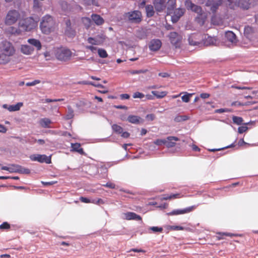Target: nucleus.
I'll return each instance as SVG.
<instances>
[{"instance_id":"nucleus-1","label":"nucleus","mask_w":258,"mask_h":258,"mask_svg":"<svg viewBox=\"0 0 258 258\" xmlns=\"http://www.w3.org/2000/svg\"><path fill=\"white\" fill-rule=\"evenodd\" d=\"M40 28L43 33L49 34L56 30L57 24L51 16L46 15L42 17Z\"/></svg>"},{"instance_id":"nucleus-2","label":"nucleus","mask_w":258,"mask_h":258,"mask_svg":"<svg viewBox=\"0 0 258 258\" xmlns=\"http://www.w3.org/2000/svg\"><path fill=\"white\" fill-rule=\"evenodd\" d=\"M54 54L57 59L64 61L70 59L72 55L71 51L64 47L55 48Z\"/></svg>"},{"instance_id":"nucleus-3","label":"nucleus","mask_w":258,"mask_h":258,"mask_svg":"<svg viewBox=\"0 0 258 258\" xmlns=\"http://www.w3.org/2000/svg\"><path fill=\"white\" fill-rule=\"evenodd\" d=\"M19 27L22 30L26 31L35 29L37 26V22L31 17L22 20L19 22Z\"/></svg>"},{"instance_id":"nucleus-4","label":"nucleus","mask_w":258,"mask_h":258,"mask_svg":"<svg viewBox=\"0 0 258 258\" xmlns=\"http://www.w3.org/2000/svg\"><path fill=\"white\" fill-rule=\"evenodd\" d=\"M1 169L8 171L11 173L19 172L26 174H28L30 173V170L29 169L24 168L16 164H11L8 166H3L1 167Z\"/></svg>"},{"instance_id":"nucleus-5","label":"nucleus","mask_w":258,"mask_h":258,"mask_svg":"<svg viewBox=\"0 0 258 258\" xmlns=\"http://www.w3.org/2000/svg\"><path fill=\"white\" fill-rule=\"evenodd\" d=\"M1 52L5 53L10 57L15 53V49L13 44L9 41H4L2 42L0 45Z\"/></svg>"},{"instance_id":"nucleus-6","label":"nucleus","mask_w":258,"mask_h":258,"mask_svg":"<svg viewBox=\"0 0 258 258\" xmlns=\"http://www.w3.org/2000/svg\"><path fill=\"white\" fill-rule=\"evenodd\" d=\"M125 17L131 22L139 23L142 21V14L139 11H134L125 14Z\"/></svg>"},{"instance_id":"nucleus-7","label":"nucleus","mask_w":258,"mask_h":258,"mask_svg":"<svg viewBox=\"0 0 258 258\" xmlns=\"http://www.w3.org/2000/svg\"><path fill=\"white\" fill-rule=\"evenodd\" d=\"M20 17L19 12L16 10H11L8 13L5 20L6 24L12 25L17 22Z\"/></svg>"},{"instance_id":"nucleus-8","label":"nucleus","mask_w":258,"mask_h":258,"mask_svg":"<svg viewBox=\"0 0 258 258\" xmlns=\"http://www.w3.org/2000/svg\"><path fill=\"white\" fill-rule=\"evenodd\" d=\"M197 206L194 205L183 209L173 210L172 212L168 213L167 214L168 215H176L188 213L194 211L197 208Z\"/></svg>"},{"instance_id":"nucleus-9","label":"nucleus","mask_w":258,"mask_h":258,"mask_svg":"<svg viewBox=\"0 0 258 258\" xmlns=\"http://www.w3.org/2000/svg\"><path fill=\"white\" fill-rule=\"evenodd\" d=\"M197 206L194 205L183 209L173 210L172 212L168 213L167 214L168 215H176L188 213L194 211L197 208Z\"/></svg>"},{"instance_id":"nucleus-10","label":"nucleus","mask_w":258,"mask_h":258,"mask_svg":"<svg viewBox=\"0 0 258 258\" xmlns=\"http://www.w3.org/2000/svg\"><path fill=\"white\" fill-rule=\"evenodd\" d=\"M185 6L188 10H190L197 13L199 15H202L203 11L202 8L191 3L189 0H186L185 2Z\"/></svg>"},{"instance_id":"nucleus-11","label":"nucleus","mask_w":258,"mask_h":258,"mask_svg":"<svg viewBox=\"0 0 258 258\" xmlns=\"http://www.w3.org/2000/svg\"><path fill=\"white\" fill-rule=\"evenodd\" d=\"M105 39L104 36L103 35H98L95 37H89L87 41L92 45H99L103 43Z\"/></svg>"},{"instance_id":"nucleus-12","label":"nucleus","mask_w":258,"mask_h":258,"mask_svg":"<svg viewBox=\"0 0 258 258\" xmlns=\"http://www.w3.org/2000/svg\"><path fill=\"white\" fill-rule=\"evenodd\" d=\"M31 160L37 161H51V156L45 155L33 154L30 156Z\"/></svg>"},{"instance_id":"nucleus-13","label":"nucleus","mask_w":258,"mask_h":258,"mask_svg":"<svg viewBox=\"0 0 258 258\" xmlns=\"http://www.w3.org/2000/svg\"><path fill=\"white\" fill-rule=\"evenodd\" d=\"M171 43L174 45L177 46L178 44L180 42L182 38L176 32H171L169 35Z\"/></svg>"},{"instance_id":"nucleus-14","label":"nucleus","mask_w":258,"mask_h":258,"mask_svg":"<svg viewBox=\"0 0 258 258\" xmlns=\"http://www.w3.org/2000/svg\"><path fill=\"white\" fill-rule=\"evenodd\" d=\"M161 45V41L159 39H153L150 41L149 47L151 50L155 51L160 48Z\"/></svg>"},{"instance_id":"nucleus-15","label":"nucleus","mask_w":258,"mask_h":258,"mask_svg":"<svg viewBox=\"0 0 258 258\" xmlns=\"http://www.w3.org/2000/svg\"><path fill=\"white\" fill-rule=\"evenodd\" d=\"M199 37H200V35H199L193 34L190 36L188 38L189 44L193 46L199 45L202 40V39Z\"/></svg>"},{"instance_id":"nucleus-16","label":"nucleus","mask_w":258,"mask_h":258,"mask_svg":"<svg viewBox=\"0 0 258 258\" xmlns=\"http://www.w3.org/2000/svg\"><path fill=\"white\" fill-rule=\"evenodd\" d=\"M219 41L215 37L205 36L204 43L206 45H217Z\"/></svg>"},{"instance_id":"nucleus-17","label":"nucleus","mask_w":258,"mask_h":258,"mask_svg":"<svg viewBox=\"0 0 258 258\" xmlns=\"http://www.w3.org/2000/svg\"><path fill=\"white\" fill-rule=\"evenodd\" d=\"M184 10L183 9H177L174 11L173 15L171 17L172 21L175 23L184 13Z\"/></svg>"},{"instance_id":"nucleus-18","label":"nucleus","mask_w":258,"mask_h":258,"mask_svg":"<svg viewBox=\"0 0 258 258\" xmlns=\"http://www.w3.org/2000/svg\"><path fill=\"white\" fill-rule=\"evenodd\" d=\"M23 105L22 102L17 103L15 105H8L7 104H4L3 107L5 109H7L9 111H16L20 109L21 107Z\"/></svg>"},{"instance_id":"nucleus-19","label":"nucleus","mask_w":258,"mask_h":258,"mask_svg":"<svg viewBox=\"0 0 258 258\" xmlns=\"http://www.w3.org/2000/svg\"><path fill=\"white\" fill-rule=\"evenodd\" d=\"M166 0H155L154 5L156 10L158 12L163 11L165 9Z\"/></svg>"},{"instance_id":"nucleus-20","label":"nucleus","mask_w":258,"mask_h":258,"mask_svg":"<svg viewBox=\"0 0 258 258\" xmlns=\"http://www.w3.org/2000/svg\"><path fill=\"white\" fill-rule=\"evenodd\" d=\"M125 219L127 220H136L141 221L142 217L134 212H127L124 214Z\"/></svg>"},{"instance_id":"nucleus-21","label":"nucleus","mask_w":258,"mask_h":258,"mask_svg":"<svg viewBox=\"0 0 258 258\" xmlns=\"http://www.w3.org/2000/svg\"><path fill=\"white\" fill-rule=\"evenodd\" d=\"M222 4L221 0H218L215 2L208 1L207 3V6L211 7V10L213 12H215L219 6Z\"/></svg>"},{"instance_id":"nucleus-22","label":"nucleus","mask_w":258,"mask_h":258,"mask_svg":"<svg viewBox=\"0 0 258 258\" xmlns=\"http://www.w3.org/2000/svg\"><path fill=\"white\" fill-rule=\"evenodd\" d=\"M166 143L165 145L167 147L170 148L174 146L176 144V142L178 141V139L175 137H168L166 139Z\"/></svg>"},{"instance_id":"nucleus-23","label":"nucleus","mask_w":258,"mask_h":258,"mask_svg":"<svg viewBox=\"0 0 258 258\" xmlns=\"http://www.w3.org/2000/svg\"><path fill=\"white\" fill-rule=\"evenodd\" d=\"M127 120L130 122L134 124H139L143 122V119H142L140 117L133 115H131L128 116Z\"/></svg>"},{"instance_id":"nucleus-24","label":"nucleus","mask_w":258,"mask_h":258,"mask_svg":"<svg viewBox=\"0 0 258 258\" xmlns=\"http://www.w3.org/2000/svg\"><path fill=\"white\" fill-rule=\"evenodd\" d=\"M225 37L232 43H236L237 41L235 34L232 31H227L225 33Z\"/></svg>"},{"instance_id":"nucleus-25","label":"nucleus","mask_w":258,"mask_h":258,"mask_svg":"<svg viewBox=\"0 0 258 258\" xmlns=\"http://www.w3.org/2000/svg\"><path fill=\"white\" fill-rule=\"evenodd\" d=\"M51 120L48 118H41L39 120V125L43 128H50V124L51 123Z\"/></svg>"},{"instance_id":"nucleus-26","label":"nucleus","mask_w":258,"mask_h":258,"mask_svg":"<svg viewBox=\"0 0 258 258\" xmlns=\"http://www.w3.org/2000/svg\"><path fill=\"white\" fill-rule=\"evenodd\" d=\"M28 42L32 46L35 47L37 50H40L41 49V44L39 40L33 38L29 39L28 40Z\"/></svg>"},{"instance_id":"nucleus-27","label":"nucleus","mask_w":258,"mask_h":258,"mask_svg":"<svg viewBox=\"0 0 258 258\" xmlns=\"http://www.w3.org/2000/svg\"><path fill=\"white\" fill-rule=\"evenodd\" d=\"M21 51L23 53L29 55L33 53L34 49L28 45H23L21 46Z\"/></svg>"},{"instance_id":"nucleus-28","label":"nucleus","mask_w":258,"mask_h":258,"mask_svg":"<svg viewBox=\"0 0 258 258\" xmlns=\"http://www.w3.org/2000/svg\"><path fill=\"white\" fill-rule=\"evenodd\" d=\"M92 20L97 25H102L104 23V20L99 15L93 14L91 16Z\"/></svg>"},{"instance_id":"nucleus-29","label":"nucleus","mask_w":258,"mask_h":258,"mask_svg":"<svg viewBox=\"0 0 258 258\" xmlns=\"http://www.w3.org/2000/svg\"><path fill=\"white\" fill-rule=\"evenodd\" d=\"M10 61V56L2 52L0 53V64H6Z\"/></svg>"},{"instance_id":"nucleus-30","label":"nucleus","mask_w":258,"mask_h":258,"mask_svg":"<svg viewBox=\"0 0 258 258\" xmlns=\"http://www.w3.org/2000/svg\"><path fill=\"white\" fill-rule=\"evenodd\" d=\"M71 147L72 150L74 151L77 152L81 154H83V149L81 148V145L79 143L71 144Z\"/></svg>"},{"instance_id":"nucleus-31","label":"nucleus","mask_w":258,"mask_h":258,"mask_svg":"<svg viewBox=\"0 0 258 258\" xmlns=\"http://www.w3.org/2000/svg\"><path fill=\"white\" fill-rule=\"evenodd\" d=\"M176 5V0H169L167 2L168 13L170 14L173 10Z\"/></svg>"},{"instance_id":"nucleus-32","label":"nucleus","mask_w":258,"mask_h":258,"mask_svg":"<svg viewBox=\"0 0 258 258\" xmlns=\"http://www.w3.org/2000/svg\"><path fill=\"white\" fill-rule=\"evenodd\" d=\"M217 235H218L217 238L219 240L224 239V236L232 237L236 235V234L229 233V232H219V233H217Z\"/></svg>"},{"instance_id":"nucleus-33","label":"nucleus","mask_w":258,"mask_h":258,"mask_svg":"<svg viewBox=\"0 0 258 258\" xmlns=\"http://www.w3.org/2000/svg\"><path fill=\"white\" fill-rule=\"evenodd\" d=\"M74 110L70 106H68V111L65 116L66 119H70L74 117Z\"/></svg>"},{"instance_id":"nucleus-34","label":"nucleus","mask_w":258,"mask_h":258,"mask_svg":"<svg viewBox=\"0 0 258 258\" xmlns=\"http://www.w3.org/2000/svg\"><path fill=\"white\" fill-rule=\"evenodd\" d=\"M146 11L147 16L148 17H152L154 14V11L153 9V7L151 5H147L146 7Z\"/></svg>"},{"instance_id":"nucleus-35","label":"nucleus","mask_w":258,"mask_h":258,"mask_svg":"<svg viewBox=\"0 0 258 258\" xmlns=\"http://www.w3.org/2000/svg\"><path fill=\"white\" fill-rule=\"evenodd\" d=\"M65 34L68 37H72L75 35L76 32L72 27H68L66 28Z\"/></svg>"},{"instance_id":"nucleus-36","label":"nucleus","mask_w":258,"mask_h":258,"mask_svg":"<svg viewBox=\"0 0 258 258\" xmlns=\"http://www.w3.org/2000/svg\"><path fill=\"white\" fill-rule=\"evenodd\" d=\"M112 129L114 132L118 134H120L123 131V128L116 124H114L112 125Z\"/></svg>"},{"instance_id":"nucleus-37","label":"nucleus","mask_w":258,"mask_h":258,"mask_svg":"<svg viewBox=\"0 0 258 258\" xmlns=\"http://www.w3.org/2000/svg\"><path fill=\"white\" fill-rule=\"evenodd\" d=\"M152 94L158 98H162L167 95V92L165 91L159 92L155 91H152Z\"/></svg>"},{"instance_id":"nucleus-38","label":"nucleus","mask_w":258,"mask_h":258,"mask_svg":"<svg viewBox=\"0 0 258 258\" xmlns=\"http://www.w3.org/2000/svg\"><path fill=\"white\" fill-rule=\"evenodd\" d=\"M188 119L189 117L186 115H178L174 118V120L176 122H181Z\"/></svg>"},{"instance_id":"nucleus-39","label":"nucleus","mask_w":258,"mask_h":258,"mask_svg":"<svg viewBox=\"0 0 258 258\" xmlns=\"http://www.w3.org/2000/svg\"><path fill=\"white\" fill-rule=\"evenodd\" d=\"M148 71L147 69H142L139 70H130L128 73L132 75L145 74Z\"/></svg>"},{"instance_id":"nucleus-40","label":"nucleus","mask_w":258,"mask_h":258,"mask_svg":"<svg viewBox=\"0 0 258 258\" xmlns=\"http://www.w3.org/2000/svg\"><path fill=\"white\" fill-rule=\"evenodd\" d=\"M232 120L235 124L240 125L242 123L243 119L241 117L233 116L232 117Z\"/></svg>"},{"instance_id":"nucleus-41","label":"nucleus","mask_w":258,"mask_h":258,"mask_svg":"<svg viewBox=\"0 0 258 258\" xmlns=\"http://www.w3.org/2000/svg\"><path fill=\"white\" fill-rule=\"evenodd\" d=\"M98 53L99 56L102 58H106L108 56L106 50L104 49L99 48L98 49Z\"/></svg>"},{"instance_id":"nucleus-42","label":"nucleus","mask_w":258,"mask_h":258,"mask_svg":"<svg viewBox=\"0 0 258 258\" xmlns=\"http://www.w3.org/2000/svg\"><path fill=\"white\" fill-rule=\"evenodd\" d=\"M10 224L7 222H4L1 225H0V229L2 230H7L10 229Z\"/></svg>"},{"instance_id":"nucleus-43","label":"nucleus","mask_w":258,"mask_h":258,"mask_svg":"<svg viewBox=\"0 0 258 258\" xmlns=\"http://www.w3.org/2000/svg\"><path fill=\"white\" fill-rule=\"evenodd\" d=\"M166 143V141H165V139H157L153 142L154 144L157 146H162L163 145H165Z\"/></svg>"},{"instance_id":"nucleus-44","label":"nucleus","mask_w":258,"mask_h":258,"mask_svg":"<svg viewBox=\"0 0 258 258\" xmlns=\"http://www.w3.org/2000/svg\"><path fill=\"white\" fill-rule=\"evenodd\" d=\"M8 31L11 34H19L20 33V31L17 30V28H14L13 27H11L8 28Z\"/></svg>"},{"instance_id":"nucleus-45","label":"nucleus","mask_w":258,"mask_h":258,"mask_svg":"<svg viewBox=\"0 0 258 258\" xmlns=\"http://www.w3.org/2000/svg\"><path fill=\"white\" fill-rule=\"evenodd\" d=\"M33 7L36 9H39L42 6V4L40 2L39 0H33Z\"/></svg>"},{"instance_id":"nucleus-46","label":"nucleus","mask_w":258,"mask_h":258,"mask_svg":"<svg viewBox=\"0 0 258 258\" xmlns=\"http://www.w3.org/2000/svg\"><path fill=\"white\" fill-rule=\"evenodd\" d=\"M192 96V94H187L182 96V100L184 102H188L189 101L190 98Z\"/></svg>"},{"instance_id":"nucleus-47","label":"nucleus","mask_w":258,"mask_h":258,"mask_svg":"<svg viewBox=\"0 0 258 258\" xmlns=\"http://www.w3.org/2000/svg\"><path fill=\"white\" fill-rule=\"evenodd\" d=\"M145 96V95L142 93H140L139 92H135L133 95V97L134 98H140L142 99L144 98Z\"/></svg>"},{"instance_id":"nucleus-48","label":"nucleus","mask_w":258,"mask_h":258,"mask_svg":"<svg viewBox=\"0 0 258 258\" xmlns=\"http://www.w3.org/2000/svg\"><path fill=\"white\" fill-rule=\"evenodd\" d=\"M149 229L152 230L154 232H162L163 231V228L162 227H151L149 228Z\"/></svg>"},{"instance_id":"nucleus-49","label":"nucleus","mask_w":258,"mask_h":258,"mask_svg":"<svg viewBox=\"0 0 258 258\" xmlns=\"http://www.w3.org/2000/svg\"><path fill=\"white\" fill-rule=\"evenodd\" d=\"M84 84H87V85H92L94 87H98V88H103L104 87L103 85H102L99 83H95L93 82H86V83H84Z\"/></svg>"},{"instance_id":"nucleus-50","label":"nucleus","mask_w":258,"mask_h":258,"mask_svg":"<svg viewBox=\"0 0 258 258\" xmlns=\"http://www.w3.org/2000/svg\"><path fill=\"white\" fill-rule=\"evenodd\" d=\"M86 103L84 101H80L76 104V107L79 110H82V107L86 105Z\"/></svg>"},{"instance_id":"nucleus-51","label":"nucleus","mask_w":258,"mask_h":258,"mask_svg":"<svg viewBox=\"0 0 258 258\" xmlns=\"http://www.w3.org/2000/svg\"><path fill=\"white\" fill-rule=\"evenodd\" d=\"M215 112L218 113H222L224 112H230V110L227 108H220L218 109H216Z\"/></svg>"},{"instance_id":"nucleus-52","label":"nucleus","mask_w":258,"mask_h":258,"mask_svg":"<svg viewBox=\"0 0 258 258\" xmlns=\"http://www.w3.org/2000/svg\"><path fill=\"white\" fill-rule=\"evenodd\" d=\"M248 130V127L246 126H241L238 128V132L239 134H242Z\"/></svg>"},{"instance_id":"nucleus-53","label":"nucleus","mask_w":258,"mask_h":258,"mask_svg":"<svg viewBox=\"0 0 258 258\" xmlns=\"http://www.w3.org/2000/svg\"><path fill=\"white\" fill-rule=\"evenodd\" d=\"M137 36L141 39L144 38L146 37V35L145 34L144 31L143 29L139 30L138 32Z\"/></svg>"},{"instance_id":"nucleus-54","label":"nucleus","mask_w":258,"mask_h":258,"mask_svg":"<svg viewBox=\"0 0 258 258\" xmlns=\"http://www.w3.org/2000/svg\"><path fill=\"white\" fill-rule=\"evenodd\" d=\"M91 203L97 205H101L105 203L103 200L101 199H98L97 200H93Z\"/></svg>"},{"instance_id":"nucleus-55","label":"nucleus","mask_w":258,"mask_h":258,"mask_svg":"<svg viewBox=\"0 0 258 258\" xmlns=\"http://www.w3.org/2000/svg\"><path fill=\"white\" fill-rule=\"evenodd\" d=\"M40 83V80H34V81L33 82H28V83H26V85L27 86H35L38 84H39Z\"/></svg>"},{"instance_id":"nucleus-56","label":"nucleus","mask_w":258,"mask_h":258,"mask_svg":"<svg viewBox=\"0 0 258 258\" xmlns=\"http://www.w3.org/2000/svg\"><path fill=\"white\" fill-rule=\"evenodd\" d=\"M80 200L81 202L84 203H90L92 202V201H91L89 199L83 197H81L80 198Z\"/></svg>"},{"instance_id":"nucleus-57","label":"nucleus","mask_w":258,"mask_h":258,"mask_svg":"<svg viewBox=\"0 0 258 258\" xmlns=\"http://www.w3.org/2000/svg\"><path fill=\"white\" fill-rule=\"evenodd\" d=\"M84 4L86 5H97L95 0H84Z\"/></svg>"},{"instance_id":"nucleus-58","label":"nucleus","mask_w":258,"mask_h":258,"mask_svg":"<svg viewBox=\"0 0 258 258\" xmlns=\"http://www.w3.org/2000/svg\"><path fill=\"white\" fill-rule=\"evenodd\" d=\"M57 182V181H52L50 182H44V181L41 182V183L45 186L51 185L54 184L55 183H56Z\"/></svg>"},{"instance_id":"nucleus-59","label":"nucleus","mask_w":258,"mask_h":258,"mask_svg":"<svg viewBox=\"0 0 258 258\" xmlns=\"http://www.w3.org/2000/svg\"><path fill=\"white\" fill-rule=\"evenodd\" d=\"M61 6L62 8L64 10H69V8H68V5L66 2H61Z\"/></svg>"},{"instance_id":"nucleus-60","label":"nucleus","mask_w":258,"mask_h":258,"mask_svg":"<svg viewBox=\"0 0 258 258\" xmlns=\"http://www.w3.org/2000/svg\"><path fill=\"white\" fill-rule=\"evenodd\" d=\"M103 186L113 189L115 188V185L114 183L111 182H107L106 184L103 185Z\"/></svg>"},{"instance_id":"nucleus-61","label":"nucleus","mask_w":258,"mask_h":258,"mask_svg":"<svg viewBox=\"0 0 258 258\" xmlns=\"http://www.w3.org/2000/svg\"><path fill=\"white\" fill-rule=\"evenodd\" d=\"M232 88H234L237 89H241V90H244V89L250 90V89H252L251 88L248 87H241V86H232Z\"/></svg>"},{"instance_id":"nucleus-62","label":"nucleus","mask_w":258,"mask_h":258,"mask_svg":"<svg viewBox=\"0 0 258 258\" xmlns=\"http://www.w3.org/2000/svg\"><path fill=\"white\" fill-rule=\"evenodd\" d=\"M122 137L124 138H127L130 136V134L127 132H123L120 134Z\"/></svg>"},{"instance_id":"nucleus-63","label":"nucleus","mask_w":258,"mask_h":258,"mask_svg":"<svg viewBox=\"0 0 258 258\" xmlns=\"http://www.w3.org/2000/svg\"><path fill=\"white\" fill-rule=\"evenodd\" d=\"M155 117V115L153 114H148L146 116V118L150 120H153Z\"/></svg>"},{"instance_id":"nucleus-64","label":"nucleus","mask_w":258,"mask_h":258,"mask_svg":"<svg viewBox=\"0 0 258 258\" xmlns=\"http://www.w3.org/2000/svg\"><path fill=\"white\" fill-rule=\"evenodd\" d=\"M44 56L46 59V60H49L50 59V54L49 52L46 51L44 53Z\"/></svg>"}]
</instances>
